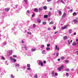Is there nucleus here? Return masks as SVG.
Segmentation results:
<instances>
[{"instance_id": "obj_16", "label": "nucleus", "mask_w": 78, "mask_h": 78, "mask_svg": "<svg viewBox=\"0 0 78 78\" xmlns=\"http://www.w3.org/2000/svg\"><path fill=\"white\" fill-rule=\"evenodd\" d=\"M47 17H48V16L44 15L43 18H47Z\"/></svg>"}, {"instance_id": "obj_49", "label": "nucleus", "mask_w": 78, "mask_h": 78, "mask_svg": "<svg viewBox=\"0 0 78 78\" xmlns=\"http://www.w3.org/2000/svg\"><path fill=\"white\" fill-rule=\"evenodd\" d=\"M60 60H61L60 58H58L57 61H60Z\"/></svg>"}, {"instance_id": "obj_59", "label": "nucleus", "mask_w": 78, "mask_h": 78, "mask_svg": "<svg viewBox=\"0 0 78 78\" xmlns=\"http://www.w3.org/2000/svg\"><path fill=\"white\" fill-rule=\"evenodd\" d=\"M76 52H78V50L77 51H76Z\"/></svg>"}, {"instance_id": "obj_57", "label": "nucleus", "mask_w": 78, "mask_h": 78, "mask_svg": "<svg viewBox=\"0 0 78 78\" xmlns=\"http://www.w3.org/2000/svg\"><path fill=\"white\" fill-rule=\"evenodd\" d=\"M68 44H70V42H69Z\"/></svg>"}, {"instance_id": "obj_24", "label": "nucleus", "mask_w": 78, "mask_h": 78, "mask_svg": "<svg viewBox=\"0 0 78 78\" xmlns=\"http://www.w3.org/2000/svg\"><path fill=\"white\" fill-rule=\"evenodd\" d=\"M60 58H61V59H64L65 58H64V57L63 56V57H62Z\"/></svg>"}, {"instance_id": "obj_31", "label": "nucleus", "mask_w": 78, "mask_h": 78, "mask_svg": "<svg viewBox=\"0 0 78 78\" xmlns=\"http://www.w3.org/2000/svg\"><path fill=\"white\" fill-rule=\"evenodd\" d=\"M69 69L68 68L65 70V71H69Z\"/></svg>"}, {"instance_id": "obj_43", "label": "nucleus", "mask_w": 78, "mask_h": 78, "mask_svg": "<svg viewBox=\"0 0 78 78\" xmlns=\"http://www.w3.org/2000/svg\"><path fill=\"white\" fill-rule=\"evenodd\" d=\"M24 1L26 3H27V0H24Z\"/></svg>"}, {"instance_id": "obj_23", "label": "nucleus", "mask_w": 78, "mask_h": 78, "mask_svg": "<svg viewBox=\"0 0 78 78\" xmlns=\"http://www.w3.org/2000/svg\"><path fill=\"white\" fill-rule=\"evenodd\" d=\"M27 67H30V64H27Z\"/></svg>"}, {"instance_id": "obj_27", "label": "nucleus", "mask_w": 78, "mask_h": 78, "mask_svg": "<svg viewBox=\"0 0 78 78\" xmlns=\"http://www.w3.org/2000/svg\"><path fill=\"white\" fill-rule=\"evenodd\" d=\"M2 58L3 60H5V58H4V57L2 56Z\"/></svg>"}, {"instance_id": "obj_32", "label": "nucleus", "mask_w": 78, "mask_h": 78, "mask_svg": "<svg viewBox=\"0 0 78 78\" xmlns=\"http://www.w3.org/2000/svg\"><path fill=\"white\" fill-rule=\"evenodd\" d=\"M34 16H35V14H34V13L32 16L33 17H34Z\"/></svg>"}, {"instance_id": "obj_64", "label": "nucleus", "mask_w": 78, "mask_h": 78, "mask_svg": "<svg viewBox=\"0 0 78 78\" xmlns=\"http://www.w3.org/2000/svg\"><path fill=\"white\" fill-rule=\"evenodd\" d=\"M61 25H62V24H61Z\"/></svg>"}, {"instance_id": "obj_51", "label": "nucleus", "mask_w": 78, "mask_h": 78, "mask_svg": "<svg viewBox=\"0 0 78 78\" xmlns=\"http://www.w3.org/2000/svg\"><path fill=\"white\" fill-rule=\"evenodd\" d=\"M71 71H74V69H71Z\"/></svg>"}, {"instance_id": "obj_34", "label": "nucleus", "mask_w": 78, "mask_h": 78, "mask_svg": "<svg viewBox=\"0 0 78 78\" xmlns=\"http://www.w3.org/2000/svg\"><path fill=\"white\" fill-rule=\"evenodd\" d=\"M13 58H17V55H13Z\"/></svg>"}, {"instance_id": "obj_17", "label": "nucleus", "mask_w": 78, "mask_h": 78, "mask_svg": "<svg viewBox=\"0 0 78 78\" xmlns=\"http://www.w3.org/2000/svg\"><path fill=\"white\" fill-rule=\"evenodd\" d=\"M34 77L36 78H37V74H35L34 76Z\"/></svg>"}, {"instance_id": "obj_8", "label": "nucleus", "mask_w": 78, "mask_h": 78, "mask_svg": "<svg viewBox=\"0 0 78 78\" xmlns=\"http://www.w3.org/2000/svg\"><path fill=\"white\" fill-rule=\"evenodd\" d=\"M34 12H38V9L37 8H35V9L34 10Z\"/></svg>"}, {"instance_id": "obj_44", "label": "nucleus", "mask_w": 78, "mask_h": 78, "mask_svg": "<svg viewBox=\"0 0 78 78\" xmlns=\"http://www.w3.org/2000/svg\"><path fill=\"white\" fill-rule=\"evenodd\" d=\"M50 44H47V46L48 47H50Z\"/></svg>"}, {"instance_id": "obj_46", "label": "nucleus", "mask_w": 78, "mask_h": 78, "mask_svg": "<svg viewBox=\"0 0 78 78\" xmlns=\"http://www.w3.org/2000/svg\"><path fill=\"white\" fill-rule=\"evenodd\" d=\"M44 64H46V61H44Z\"/></svg>"}, {"instance_id": "obj_55", "label": "nucleus", "mask_w": 78, "mask_h": 78, "mask_svg": "<svg viewBox=\"0 0 78 78\" xmlns=\"http://www.w3.org/2000/svg\"><path fill=\"white\" fill-rule=\"evenodd\" d=\"M70 42H72V40H71V41Z\"/></svg>"}, {"instance_id": "obj_52", "label": "nucleus", "mask_w": 78, "mask_h": 78, "mask_svg": "<svg viewBox=\"0 0 78 78\" xmlns=\"http://www.w3.org/2000/svg\"><path fill=\"white\" fill-rule=\"evenodd\" d=\"M76 33H74V35H76Z\"/></svg>"}, {"instance_id": "obj_18", "label": "nucleus", "mask_w": 78, "mask_h": 78, "mask_svg": "<svg viewBox=\"0 0 78 78\" xmlns=\"http://www.w3.org/2000/svg\"><path fill=\"white\" fill-rule=\"evenodd\" d=\"M46 50H47L48 51L50 50V48H48V47H47V48H46Z\"/></svg>"}, {"instance_id": "obj_11", "label": "nucleus", "mask_w": 78, "mask_h": 78, "mask_svg": "<svg viewBox=\"0 0 78 78\" xmlns=\"http://www.w3.org/2000/svg\"><path fill=\"white\" fill-rule=\"evenodd\" d=\"M15 67H20V65L18 64H17L15 65Z\"/></svg>"}, {"instance_id": "obj_5", "label": "nucleus", "mask_w": 78, "mask_h": 78, "mask_svg": "<svg viewBox=\"0 0 78 78\" xmlns=\"http://www.w3.org/2000/svg\"><path fill=\"white\" fill-rule=\"evenodd\" d=\"M66 16H67V14L66 13H64L62 16V17H63V18H65L66 17Z\"/></svg>"}, {"instance_id": "obj_22", "label": "nucleus", "mask_w": 78, "mask_h": 78, "mask_svg": "<svg viewBox=\"0 0 78 78\" xmlns=\"http://www.w3.org/2000/svg\"><path fill=\"white\" fill-rule=\"evenodd\" d=\"M37 22H38V23H41V21L40 20H37Z\"/></svg>"}, {"instance_id": "obj_39", "label": "nucleus", "mask_w": 78, "mask_h": 78, "mask_svg": "<svg viewBox=\"0 0 78 78\" xmlns=\"http://www.w3.org/2000/svg\"><path fill=\"white\" fill-rule=\"evenodd\" d=\"M66 76H69V73H66Z\"/></svg>"}, {"instance_id": "obj_42", "label": "nucleus", "mask_w": 78, "mask_h": 78, "mask_svg": "<svg viewBox=\"0 0 78 78\" xmlns=\"http://www.w3.org/2000/svg\"><path fill=\"white\" fill-rule=\"evenodd\" d=\"M61 2H62V3L63 4H65V2H64V1H61Z\"/></svg>"}, {"instance_id": "obj_56", "label": "nucleus", "mask_w": 78, "mask_h": 78, "mask_svg": "<svg viewBox=\"0 0 78 78\" xmlns=\"http://www.w3.org/2000/svg\"><path fill=\"white\" fill-rule=\"evenodd\" d=\"M52 10V9H51V8L50 9V10Z\"/></svg>"}, {"instance_id": "obj_35", "label": "nucleus", "mask_w": 78, "mask_h": 78, "mask_svg": "<svg viewBox=\"0 0 78 78\" xmlns=\"http://www.w3.org/2000/svg\"><path fill=\"white\" fill-rule=\"evenodd\" d=\"M27 69L28 70H31V68H30V67H29L27 68Z\"/></svg>"}, {"instance_id": "obj_30", "label": "nucleus", "mask_w": 78, "mask_h": 78, "mask_svg": "<svg viewBox=\"0 0 78 78\" xmlns=\"http://www.w3.org/2000/svg\"><path fill=\"white\" fill-rule=\"evenodd\" d=\"M33 27H34V28H35L36 27V25L34 24L33 25Z\"/></svg>"}, {"instance_id": "obj_36", "label": "nucleus", "mask_w": 78, "mask_h": 78, "mask_svg": "<svg viewBox=\"0 0 78 78\" xmlns=\"http://www.w3.org/2000/svg\"><path fill=\"white\" fill-rule=\"evenodd\" d=\"M48 15H49V16H50L51 15V12H49V13H48Z\"/></svg>"}, {"instance_id": "obj_20", "label": "nucleus", "mask_w": 78, "mask_h": 78, "mask_svg": "<svg viewBox=\"0 0 78 78\" xmlns=\"http://www.w3.org/2000/svg\"><path fill=\"white\" fill-rule=\"evenodd\" d=\"M58 13L59 14H60V15H62V12L61 11H59L58 12Z\"/></svg>"}, {"instance_id": "obj_63", "label": "nucleus", "mask_w": 78, "mask_h": 78, "mask_svg": "<svg viewBox=\"0 0 78 78\" xmlns=\"http://www.w3.org/2000/svg\"><path fill=\"white\" fill-rule=\"evenodd\" d=\"M77 55H78V52H77Z\"/></svg>"}, {"instance_id": "obj_12", "label": "nucleus", "mask_w": 78, "mask_h": 78, "mask_svg": "<svg viewBox=\"0 0 78 78\" xmlns=\"http://www.w3.org/2000/svg\"><path fill=\"white\" fill-rule=\"evenodd\" d=\"M43 9H44L45 10H46V9H47V6H44L43 7Z\"/></svg>"}, {"instance_id": "obj_54", "label": "nucleus", "mask_w": 78, "mask_h": 78, "mask_svg": "<svg viewBox=\"0 0 78 78\" xmlns=\"http://www.w3.org/2000/svg\"><path fill=\"white\" fill-rule=\"evenodd\" d=\"M24 43V42H23V40H22V44H23Z\"/></svg>"}, {"instance_id": "obj_41", "label": "nucleus", "mask_w": 78, "mask_h": 78, "mask_svg": "<svg viewBox=\"0 0 78 78\" xmlns=\"http://www.w3.org/2000/svg\"><path fill=\"white\" fill-rule=\"evenodd\" d=\"M53 28H54V30H56V28L55 27V26L53 27Z\"/></svg>"}, {"instance_id": "obj_53", "label": "nucleus", "mask_w": 78, "mask_h": 78, "mask_svg": "<svg viewBox=\"0 0 78 78\" xmlns=\"http://www.w3.org/2000/svg\"><path fill=\"white\" fill-rule=\"evenodd\" d=\"M27 13H30V12L28 10L27 11Z\"/></svg>"}, {"instance_id": "obj_60", "label": "nucleus", "mask_w": 78, "mask_h": 78, "mask_svg": "<svg viewBox=\"0 0 78 78\" xmlns=\"http://www.w3.org/2000/svg\"><path fill=\"white\" fill-rule=\"evenodd\" d=\"M41 63H40V65H39L41 66Z\"/></svg>"}, {"instance_id": "obj_1", "label": "nucleus", "mask_w": 78, "mask_h": 78, "mask_svg": "<svg viewBox=\"0 0 78 78\" xmlns=\"http://www.w3.org/2000/svg\"><path fill=\"white\" fill-rule=\"evenodd\" d=\"M68 27V25H65L63 27H61L62 30H65V29H67V27Z\"/></svg>"}, {"instance_id": "obj_61", "label": "nucleus", "mask_w": 78, "mask_h": 78, "mask_svg": "<svg viewBox=\"0 0 78 78\" xmlns=\"http://www.w3.org/2000/svg\"><path fill=\"white\" fill-rule=\"evenodd\" d=\"M54 55H55V53H54L53 54Z\"/></svg>"}, {"instance_id": "obj_14", "label": "nucleus", "mask_w": 78, "mask_h": 78, "mask_svg": "<svg viewBox=\"0 0 78 78\" xmlns=\"http://www.w3.org/2000/svg\"><path fill=\"white\" fill-rule=\"evenodd\" d=\"M76 45V42H73V43H72V45Z\"/></svg>"}, {"instance_id": "obj_50", "label": "nucleus", "mask_w": 78, "mask_h": 78, "mask_svg": "<svg viewBox=\"0 0 78 78\" xmlns=\"http://www.w3.org/2000/svg\"><path fill=\"white\" fill-rule=\"evenodd\" d=\"M76 41L78 42V39H76Z\"/></svg>"}, {"instance_id": "obj_26", "label": "nucleus", "mask_w": 78, "mask_h": 78, "mask_svg": "<svg viewBox=\"0 0 78 78\" xmlns=\"http://www.w3.org/2000/svg\"><path fill=\"white\" fill-rule=\"evenodd\" d=\"M42 53L43 54H44L45 53V50H43L42 51Z\"/></svg>"}, {"instance_id": "obj_4", "label": "nucleus", "mask_w": 78, "mask_h": 78, "mask_svg": "<svg viewBox=\"0 0 78 78\" xmlns=\"http://www.w3.org/2000/svg\"><path fill=\"white\" fill-rule=\"evenodd\" d=\"M41 63V66H43V63L42 62V60L39 61V65H40Z\"/></svg>"}, {"instance_id": "obj_58", "label": "nucleus", "mask_w": 78, "mask_h": 78, "mask_svg": "<svg viewBox=\"0 0 78 78\" xmlns=\"http://www.w3.org/2000/svg\"><path fill=\"white\" fill-rule=\"evenodd\" d=\"M73 11V9H72L71 10V11Z\"/></svg>"}, {"instance_id": "obj_15", "label": "nucleus", "mask_w": 78, "mask_h": 78, "mask_svg": "<svg viewBox=\"0 0 78 78\" xmlns=\"http://www.w3.org/2000/svg\"><path fill=\"white\" fill-rule=\"evenodd\" d=\"M73 16H74L75 15L76 16V13L75 12H74V13H73Z\"/></svg>"}, {"instance_id": "obj_37", "label": "nucleus", "mask_w": 78, "mask_h": 78, "mask_svg": "<svg viewBox=\"0 0 78 78\" xmlns=\"http://www.w3.org/2000/svg\"><path fill=\"white\" fill-rule=\"evenodd\" d=\"M59 56V53H57L56 54V57H58Z\"/></svg>"}, {"instance_id": "obj_47", "label": "nucleus", "mask_w": 78, "mask_h": 78, "mask_svg": "<svg viewBox=\"0 0 78 78\" xmlns=\"http://www.w3.org/2000/svg\"><path fill=\"white\" fill-rule=\"evenodd\" d=\"M51 0H47V2H50V1H51Z\"/></svg>"}, {"instance_id": "obj_40", "label": "nucleus", "mask_w": 78, "mask_h": 78, "mask_svg": "<svg viewBox=\"0 0 78 78\" xmlns=\"http://www.w3.org/2000/svg\"><path fill=\"white\" fill-rule=\"evenodd\" d=\"M54 74H55V72L54 71H53L51 73L52 75H54Z\"/></svg>"}, {"instance_id": "obj_29", "label": "nucleus", "mask_w": 78, "mask_h": 78, "mask_svg": "<svg viewBox=\"0 0 78 78\" xmlns=\"http://www.w3.org/2000/svg\"><path fill=\"white\" fill-rule=\"evenodd\" d=\"M41 48H44V45H42L41 46Z\"/></svg>"}, {"instance_id": "obj_3", "label": "nucleus", "mask_w": 78, "mask_h": 78, "mask_svg": "<svg viewBox=\"0 0 78 78\" xmlns=\"http://www.w3.org/2000/svg\"><path fill=\"white\" fill-rule=\"evenodd\" d=\"M9 10H10V8L8 7L5 9V11H6V12H8Z\"/></svg>"}, {"instance_id": "obj_45", "label": "nucleus", "mask_w": 78, "mask_h": 78, "mask_svg": "<svg viewBox=\"0 0 78 78\" xmlns=\"http://www.w3.org/2000/svg\"><path fill=\"white\" fill-rule=\"evenodd\" d=\"M55 75L57 76V75H58V73H55Z\"/></svg>"}, {"instance_id": "obj_13", "label": "nucleus", "mask_w": 78, "mask_h": 78, "mask_svg": "<svg viewBox=\"0 0 78 78\" xmlns=\"http://www.w3.org/2000/svg\"><path fill=\"white\" fill-rule=\"evenodd\" d=\"M67 36H65L63 37L64 39L65 40H66V39H67Z\"/></svg>"}, {"instance_id": "obj_6", "label": "nucleus", "mask_w": 78, "mask_h": 78, "mask_svg": "<svg viewBox=\"0 0 78 78\" xmlns=\"http://www.w3.org/2000/svg\"><path fill=\"white\" fill-rule=\"evenodd\" d=\"M11 61L13 62H16V60L15 59V58H11Z\"/></svg>"}, {"instance_id": "obj_48", "label": "nucleus", "mask_w": 78, "mask_h": 78, "mask_svg": "<svg viewBox=\"0 0 78 78\" xmlns=\"http://www.w3.org/2000/svg\"><path fill=\"white\" fill-rule=\"evenodd\" d=\"M58 32V31L55 32L54 33L55 34H56V33H57Z\"/></svg>"}, {"instance_id": "obj_7", "label": "nucleus", "mask_w": 78, "mask_h": 78, "mask_svg": "<svg viewBox=\"0 0 78 78\" xmlns=\"http://www.w3.org/2000/svg\"><path fill=\"white\" fill-rule=\"evenodd\" d=\"M55 50H57L58 51H59V48H58V46L57 45H55Z\"/></svg>"}, {"instance_id": "obj_19", "label": "nucleus", "mask_w": 78, "mask_h": 78, "mask_svg": "<svg viewBox=\"0 0 78 78\" xmlns=\"http://www.w3.org/2000/svg\"><path fill=\"white\" fill-rule=\"evenodd\" d=\"M35 50H36V49H31L32 51H35Z\"/></svg>"}, {"instance_id": "obj_21", "label": "nucleus", "mask_w": 78, "mask_h": 78, "mask_svg": "<svg viewBox=\"0 0 78 78\" xmlns=\"http://www.w3.org/2000/svg\"><path fill=\"white\" fill-rule=\"evenodd\" d=\"M46 23H47V22H43V25H46Z\"/></svg>"}, {"instance_id": "obj_38", "label": "nucleus", "mask_w": 78, "mask_h": 78, "mask_svg": "<svg viewBox=\"0 0 78 78\" xmlns=\"http://www.w3.org/2000/svg\"><path fill=\"white\" fill-rule=\"evenodd\" d=\"M27 34H31V32H28Z\"/></svg>"}, {"instance_id": "obj_9", "label": "nucleus", "mask_w": 78, "mask_h": 78, "mask_svg": "<svg viewBox=\"0 0 78 78\" xmlns=\"http://www.w3.org/2000/svg\"><path fill=\"white\" fill-rule=\"evenodd\" d=\"M73 22H74V23H78V22L77 21V20H76L75 19L73 20Z\"/></svg>"}, {"instance_id": "obj_25", "label": "nucleus", "mask_w": 78, "mask_h": 78, "mask_svg": "<svg viewBox=\"0 0 78 78\" xmlns=\"http://www.w3.org/2000/svg\"><path fill=\"white\" fill-rule=\"evenodd\" d=\"M65 61L66 63H68V62H69V60H65Z\"/></svg>"}, {"instance_id": "obj_33", "label": "nucleus", "mask_w": 78, "mask_h": 78, "mask_svg": "<svg viewBox=\"0 0 78 78\" xmlns=\"http://www.w3.org/2000/svg\"><path fill=\"white\" fill-rule=\"evenodd\" d=\"M72 33V30H69V33H70H70Z\"/></svg>"}, {"instance_id": "obj_2", "label": "nucleus", "mask_w": 78, "mask_h": 78, "mask_svg": "<svg viewBox=\"0 0 78 78\" xmlns=\"http://www.w3.org/2000/svg\"><path fill=\"white\" fill-rule=\"evenodd\" d=\"M63 67H64V66L61 65L60 67L58 68V70L59 71H61V69H63Z\"/></svg>"}, {"instance_id": "obj_28", "label": "nucleus", "mask_w": 78, "mask_h": 78, "mask_svg": "<svg viewBox=\"0 0 78 78\" xmlns=\"http://www.w3.org/2000/svg\"><path fill=\"white\" fill-rule=\"evenodd\" d=\"M27 46H25L24 47V48H25L26 50H27Z\"/></svg>"}, {"instance_id": "obj_10", "label": "nucleus", "mask_w": 78, "mask_h": 78, "mask_svg": "<svg viewBox=\"0 0 78 78\" xmlns=\"http://www.w3.org/2000/svg\"><path fill=\"white\" fill-rule=\"evenodd\" d=\"M53 23H54L53 21H51V22L49 23L50 25H51V24H52V25H53Z\"/></svg>"}, {"instance_id": "obj_62", "label": "nucleus", "mask_w": 78, "mask_h": 78, "mask_svg": "<svg viewBox=\"0 0 78 78\" xmlns=\"http://www.w3.org/2000/svg\"><path fill=\"white\" fill-rule=\"evenodd\" d=\"M68 41V42H69V41Z\"/></svg>"}]
</instances>
